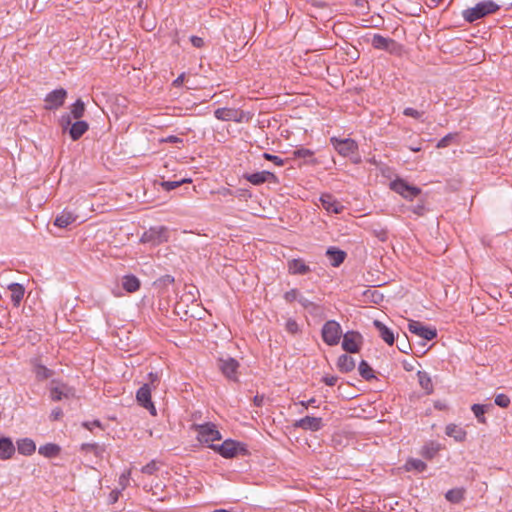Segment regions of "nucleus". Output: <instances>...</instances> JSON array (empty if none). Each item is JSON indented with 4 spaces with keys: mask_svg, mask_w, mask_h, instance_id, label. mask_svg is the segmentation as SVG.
Segmentation results:
<instances>
[{
    "mask_svg": "<svg viewBox=\"0 0 512 512\" xmlns=\"http://www.w3.org/2000/svg\"><path fill=\"white\" fill-rule=\"evenodd\" d=\"M210 449L225 459H234L238 456L250 455L246 443L231 438L224 440L219 445H210Z\"/></svg>",
    "mask_w": 512,
    "mask_h": 512,
    "instance_id": "nucleus-1",
    "label": "nucleus"
},
{
    "mask_svg": "<svg viewBox=\"0 0 512 512\" xmlns=\"http://www.w3.org/2000/svg\"><path fill=\"white\" fill-rule=\"evenodd\" d=\"M499 10L500 5L496 2L493 0H484L478 2L474 7L463 10L462 16L466 22L474 23L477 20L497 13Z\"/></svg>",
    "mask_w": 512,
    "mask_h": 512,
    "instance_id": "nucleus-2",
    "label": "nucleus"
},
{
    "mask_svg": "<svg viewBox=\"0 0 512 512\" xmlns=\"http://www.w3.org/2000/svg\"><path fill=\"white\" fill-rule=\"evenodd\" d=\"M191 429L197 432V441L208 448H210V445H215V441H220L222 439L221 432L213 422H205L201 424L193 423L191 425Z\"/></svg>",
    "mask_w": 512,
    "mask_h": 512,
    "instance_id": "nucleus-3",
    "label": "nucleus"
},
{
    "mask_svg": "<svg viewBox=\"0 0 512 512\" xmlns=\"http://www.w3.org/2000/svg\"><path fill=\"white\" fill-rule=\"evenodd\" d=\"M365 42L370 43L375 50L385 51L390 55L401 56L404 47L395 39L384 37L379 33H374L371 37H366Z\"/></svg>",
    "mask_w": 512,
    "mask_h": 512,
    "instance_id": "nucleus-4",
    "label": "nucleus"
},
{
    "mask_svg": "<svg viewBox=\"0 0 512 512\" xmlns=\"http://www.w3.org/2000/svg\"><path fill=\"white\" fill-rule=\"evenodd\" d=\"M70 115H61L59 118V126L62 133H68L72 141L79 140L88 130L89 124L84 120H76L72 122Z\"/></svg>",
    "mask_w": 512,
    "mask_h": 512,
    "instance_id": "nucleus-5",
    "label": "nucleus"
},
{
    "mask_svg": "<svg viewBox=\"0 0 512 512\" xmlns=\"http://www.w3.org/2000/svg\"><path fill=\"white\" fill-rule=\"evenodd\" d=\"M389 187L395 193L401 195L403 198L412 201L422 195L421 188L411 185L405 179L397 177L391 181Z\"/></svg>",
    "mask_w": 512,
    "mask_h": 512,
    "instance_id": "nucleus-6",
    "label": "nucleus"
},
{
    "mask_svg": "<svg viewBox=\"0 0 512 512\" xmlns=\"http://www.w3.org/2000/svg\"><path fill=\"white\" fill-rule=\"evenodd\" d=\"M169 239V230L166 226H152L146 230L141 238L140 242L143 244H150L152 246L160 245L167 242Z\"/></svg>",
    "mask_w": 512,
    "mask_h": 512,
    "instance_id": "nucleus-7",
    "label": "nucleus"
},
{
    "mask_svg": "<svg viewBox=\"0 0 512 512\" xmlns=\"http://www.w3.org/2000/svg\"><path fill=\"white\" fill-rule=\"evenodd\" d=\"M321 335L327 345L335 346L343 335L341 325L335 320H328L322 327Z\"/></svg>",
    "mask_w": 512,
    "mask_h": 512,
    "instance_id": "nucleus-8",
    "label": "nucleus"
},
{
    "mask_svg": "<svg viewBox=\"0 0 512 512\" xmlns=\"http://www.w3.org/2000/svg\"><path fill=\"white\" fill-rule=\"evenodd\" d=\"M217 367L228 380L239 382L238 369L240 363L238 360L231 356L220 357L217 359Z\"/></svg>",
    "mask_w": 512,
    "mask_h": 512,
    "instance_id": "nucleus-9",
    "label": "nucleus"
},
{
    "mask_svg": "<svg viewBox=\"0 0 512 512\" xmlns=\"http://www.w3.org/2000/svg\"><path fill=\"white\" fill-rule=\"evenodd\" d=\"M342 349L349 354L360 352L363 345V336L358 331H347L343 335Z\"/></svg>",
    "mask_w": 512,
    "mask_h": 512,
    "instance_id": "nucleus-10",
    "label": "nucleus"
},
{
    "mask_svg": "<svg viewBox=\"0 0 512 512\" xmlns=\"http://www.w3.org/2000/svg\"><path fill=\"white\" fill-rule=\"evenodd\" d=\"M68 96V92L64 88H58L49 92L44 98V109L54 111L61 108Z\"/></svg>",
    "mask_w": 512,
    "mask_h": 512,
    "instance_id": "nucleus-11",
    "label": "nucleus"
},
{
    "mask_svg": "<svg viewBox=\"0 0 512 512\" xmlns=\"http://www.w3.org/2000/svg\"><path fill=\"white\" fill-rule=\"evenodd\" d=\"M330 142L333 148L343 157L352 156L358 151V143L352 138L340 139L331 137Z\"/></svg>",
    "mask_w": 512,
    "mask_h": 512,
    "instance_id": "nucleus-12",
    "label": "nucleus"
},
{
    "mask_svg": "<svg viewBox=\"0 0 512 512\" xmlns=\"http://www.w3.org/2000/svg\"><path fill=\"white\" fill-rule=\"evenodd\" d=\"M408 330L423 340L431 341L437 337V330L421 323L420 321L410 320Z\"/></svg>",
    "mask_w": 512,
    "mask_h": 512,
    "instance_id": "nucleus-13",
    "label": "nucleus"
},
{
    "mask_svg": "<svg viewBox=\"0 0 512 512\" xmlns=\"http://www.w3.org/2000/svg\"><path fill=\"white\" fill-rule=\"evenodd\" d=\"M243 178L255 186H260L266 182L274 184L279 183L278 177L273 172L266 170L253 173H244Z\"/></svg>",
    "mask_w": 512,
    "mask_h": 512,
    "instance_id": "nucleus-14",
    "label": "nucleus"
},
{
    "mask_svg": "<svg viewBox=\"0 0 512 512\" xmlns=\"http://www.w3.org/2000/svg\"><path fill=\"white\" fill-rule=\"evenodd\" d=\"M137 403L147 409L151 415H156V408L151 399V387L150 384H143L136 392Z\"/></svg>",
    "mask_w": 512,
    "mask_h": 512,
    "instance_id": "nucleus-15",
    "label": "nucleus"
},
{
    "mask_svg": "<svg viewBox=\"0 0 512 512\" xmlns=\"http://www.w3.org/2000/svg\"><path fill=\"white\" fill-rule=\"evenodd\" d=\"M323 426L322 418L313 416H305L294 423V427L312 432L321 430Z\"/></svg>",
    "mask_w": 512,
    "mask_h": 512,
    "instance_id": "nucleus-16",
    "label": "nucleus"
},
{
    "mask_svg": "<svg viewBox=\"0 0 512 512\" xmlns=\"http://www.w3.org/2000/svg\"><path fill=\"white\" fill-rule=\"evenodd\" d=\"M214 116L216 119L221 121H242V111H239L235 108H218L214 111Z\"/></svg>",
    "mask_w": 512,
    "mask_h": 512,
    "instance_id": "nucleus-17",
    "label": "nucleus"
},
{
    "mask_svg": "<svg viewBox=\"0 0 512 512\" xmlns=\"http://www.w3.org/2000/svg\"><path fill=\"white\" fill-rule=\"evenodd\" d=\"M320 202L326 211L334 214H340L344 209V206L339 201H337L332 194L329 193L322 194L320 197Z\"/></svg>",
    "mask_w": 512,
    "mask_h": 512,
    "instance_id": "nucleus-18",
    "label": "nucleus"
},
{
    "mask_svg": "<svg viewBox=\"0 0 512 512\" xmlns=\"http://www.w3.org/2000/svg\"><path fill=\"white\" fill-rule=\"evenodd\" d=\"M288 272L291 275H306L312 271L302 258H294L287 262Z\"/></svg>",
    "mask_w": 512,
    "mask_h": 512,
    "instance_id": "nucleus-19",
    "label": "nucleus"
},
{
    "mask_svg": "<svg viewBox=\"0 0 512 512\" xmlns=\"http://www.w3.org/2000/svg\"><path fill=\"white\" fill-rule=\"evenodd\" d=\"M325 255L333 267H339L347 257V253L344 250L335 246L328 247Z\"/></svg>",
    "mask_w": 512,
    "mask_h": 512,
    "instance_id": "nucleus-20",
    "label": "nucleus"
},
{
    "mask_svg": "<svg viewBox=\"0 0 512 512\" xmlns=\"http://www.w3.org/2000/svg\"><path fill=\"white\" fill-rule=\"evenodd\" d=\"M15 454V446L10 437L0 436V459L8 460Z\"/></svg>",
    "mask_w": 512,
    "mask_h": 512,
    "instance_id": "nucleus-21",
    "label": "nucleus"
},
{
    "mask_svg": "<svg viewBox=\"0 0 512 512\" xmlns=\"http://www.w3.org/2000/svg\"><path fill=\"white\" fill-rule=\"evenodd\" d=\"M494 406L489 403V404H473L471 406V411L473 412L477 422L479 424H487V418L485 416L486 413L490 412L491 410H493Z\"/></svg>",
    "mask_w": 512,
    "mask_h": 512,
    "instance_id": "nucleus-22",
    "label": "nucleus"
},
{
    "mask_svg": "<svg viewBox=\"0 0 512 512\" xmlns=\"http://www.w3.org/2000/svg\"><path fill=\"white\" fill-rule=\"evenodd\" d=\"M336 367L341 373H349L355 369L356 362L353 357L346 353L338 357Z\"/></svg>",
    "mask_w": 512,
    "mask_h": 512,
    "instance_id": "nucleus-23",
    "label": "nucleus"
},
{
    "mask_svg": "<svg viewBox=\"0 0 512 512\" xmlns=\"http://www.w3.org/2000/svg\"><path fill=\"white\" fill-rule=\"evenodd\" d=\"M445 434L459 443L464 442L467 437V431L454 423H450L446 426Z\"/></svg>",
    "mask_w": 512,
    "mask_h": 512,
    "instance_id": "nucleus-24",
    "label": "nucleus"
},
{
    "mask_svg": "<svg viewBox=\"0 0 512 512\" xmlns=\"http://www.w3.org/2000/svg\"><path fill=\"white\" fill-rule=\"evenodd\" d=\"M78 216L68 210H63L54 220V225L59 228H67L77 220Z\"/></svg>",
    "mask_w": 512,
    "mask_h": 512,
    "instance_id": "nucleus-25",
    "label": "nucleus"
},
{
    "mask_svg": "<svg viewBox=\"0 0 512 512\" xmlns=\"http://www.w3.org/2000/svg\"><path fill=\"white\" fill-rule=\"evenodd\" d=\"M373 325L378 330L380 337L382 338V340L385 343H387L388 345L394 344V342H395L394 333L389 327H387L380 320H374Z\"/></svg>",
    "mask_w": 512,
    "mask_h": 512,
    "instance_id": "nucleus-26",
    "label": "nucleus"
},
{
    "mask_svg": "<svg viewBox=\"0 0 512 512\" xmlns=\"http://www.w3.org/2000/svg\"><path fill=\"white\" fill-rule=\"evenodd\" d=\"M122 287L128 293H135L141 287V281L134 274H127L122 277Z\"/></svg>",
    "mask_w": 512,
    "mask_h": 512,
    "instance_id": "nucleus-27",
    "label": "nucleus"
},
{
    "mask_svg": "<svg viewBox=\"0 0 512 512\" xmlns=\"http://www.w3.org/2000/svg\"><path fill=\"white\" fill-rule=\"evenodd\" d=\"M8 289L11 292V302L15 307H18L24 297V286L20 283H11L8 285Z\"/></svg>",
    "mask_w": 512,
    "mask_h": 512,
    "instance_id": "nucleus-28",
    "label": "nucleus"
},
{
    "mask_svg": "<svg viewBox=\"0 0 512 512\" xmlns=\"http://www.w3.org/2000/svg\"><path fill=\"white\" fill-rule=\"evenodd\" d=\"M85 111L86 105L84 101L79 98L70 106V112L64 113L63 115H70V119L80 120L84 116Z\"/></svg>",
    "mask_w": 512,
    "mask_h": 512,
    "instance_id": "nucleus-29",
    "label": "nucleus"
},
{
    "mask_svg": "<svg viewBox=\"0 0 512 512\" xmlns=\"http://www.w3.org/2000/svg\"><path fill=\"white\" fill-rule=\"evenodd\" d=\"M293 157L295 159H303L304 164H316L317 160L314 158V151L308 149V148H298L293 151Z\"/></svg>",
    "mask_w": 512,
    "mask_h": 512,
    "instance_id": "nucleus-30",
    "label": "nucleus"
},
{
    "mask_svg": "<svg viewBox=\"0 0 512 512\" xmlns=\"http://www.w3.org/2000/svg\"><path fill=\"white\" fill-rule=\"evenodd\" d=\"M18 452L25 456H30L36 451L35 442L30 438H23L17 441Z\"/></svg>",
    "mask_w": 512,
    "mask_h": 512,
    "instance_id": "nucleus-31",
    "label": "nucleus"
},
{
    "mask_svg": "<svg viewBox=\"0 0 512 512\" xmlns=\"http://www.w3.org/2000/svg\"><path fill=\"white\" fill-rule=\"evenodd\" d=\"M441 445L435 441L427 442L421 449V456L427 460H432L440 451Z\"/></svg>",
    "mask_w": 512,
    "mask_h": 512,
    "instance_id": "nucleus-32",
    "label": "nucleus"
},
{
    "mask_svg": "<svg viewBox=\"0 0 512 512\" xmlns=\"http://www.w3.org/2000/svg\"><path fill=\"white\" fill-rule=\"evenodd\" d=\"M39 454L46 458H55L61 452V447L55 443H47L39 447Z\"/></svg>",
    "mask_w": 512,
    "mask_h": 512,
    "instance_id": "nucleus-33",
    "label": "nucleus"
},
{
    "mask_svg": "<svg viewBox=\"0 0 512 512\" xmlns=\"http://www.w3.org/2000/svg\"><path fill=\"white\" fill-rule=\"evenodd\" d=\"M418 382L422 389L425 390L427 395L433 393V384L430 375L426 371L417 372Z\"/></svg>",
    "mask_w": 512,
    "mask_h": 512,
    "instance_id": "nucleus-34",
    "label": "nucleus"
},
{
    "mask_svg": "<svg viewBox=\"0 0 512 512\" xmlns=\"http://www.w3.org/2000/svg\"><path fill=\"white\" fill-rule=\"evenodd\" d=\"M33 372L35 373L36 379L38 381L46 380L54 374L53 370L48 369L46 366L38 362L34 364Z\"/></svg>",
    "mask_w": 512,
    "mask_h": 512,
    "instance_id": "nucleus-35",
    "label": "nucleus"
},
{
    "mask_svg": "<svg viewBox=\"0 0 512 512\" xmlns=\"http://www.w3.org/2000/svg\"><path fill=\"white\" fill-rule=\"evenodd\" d=\"M358 371L360 376L366 381H371L376 378L373 368L365 360L360 361Z\"/></svg>",
    "mask_w": 512,
    "mask_h": 512,
    "instance_id": "nucleus-36",
    "label": "nucleus"
},
{
    "mask_svg": "<svg viewBox=\"0 0 512 512\" xmlns=\"http://www.w3.org/2000/svg\"><path fill=\"white\" fill-rule=\"evenodd\" d=\"M363 297L369 303L380 304L384 300V295L378 290L367 289L363 292Z\"/></svg>",
    "mask_w": 512,
    "mask_h": 512,
    "instance_id": "nucleus-37",
    "label": "nucleus"
},
{
    "mask_svg": "<svg viewBox=\"0 0 512 512\" xmlns=\"http://www.w3.org/2000/svg\"><path fill=\"white\" fill-rule=\"evenodd\" d=\"M407 471L415 470L417 472H424L427 469V464L416 458H409L405 464Z\"/></svg>",
    "mask_w": 512,
    "mask_h": 512,
    "instance_id": "nucleus-38",
    "label": "nucleus"
},
{
    "mask_svg": "<svg viewBox=\"0 0 512 512\" xmlns=\"http://www.w3.org/2000/svg\"><path fill=\"white\" fill-rule=\"evenodd\" d=\"M49 392H50V398L53 401H61V400L65 399L64 393L58 387V380H56V379H53L51 381Z\"/></svg>",
    "mask_w": 512,
    "mask_h": 512,
    "instance_id": "nucleus-39",
    "label": "nucleus"
},
{
    "mask_svg": "<svg viewBox=\"0 0 512 512\" xmlns=\"http://www.w3.org/2000/svg\"><path fill=\"white\" fill-rule=\"evenodd\" d=\"M445 498L451 503H459L464 498V491L462 489H450L446 492Z\"/></svg>",
    "mask_w": 512,
    "mask_h": 512,
    "instance_id": "nucleus-40",
    "label": "nucleus"
},
{
    "mask_svg": "<svg viewBox=\"0 0 512 512\" xmlns=\"http://www.w3.org/2000/svg\"><path fill=\"white\" fill-rule=\"evenodd\" d=\"M190 182H191V179H181L178 181H163L161 183V186L165 191H172V190L180 187L182 184L190 183Z\"/></svg>",
    "mask_w": 512,
    "mask_h": 512,
    "instance_id": "nucleus-41",
    "label": "nucleus"
},
{
    "mask_svg": "<svg viewBox=\"0 0 512 512\" xmlns=\"http://www.w3.org/2000/svg\"><path fill=\"white\" fill-rule=\"evenodd\" d=\"M407 209L417 216H423L427 212L422 198H420L416 204L410 205Z\"/></svg>",
    "mask_w": 512,
    "mask_h": 512,
    "instance_id": "nucleus-42",
    "label": "nucleus"
},
{
    "mask_svg": "<svg viewBox=\"0 0 512 512\" xmlns=\"http://www.w3.org/2000/svg\"><path fill=\"white\" fill-rule=\"evenodd\" d=\"M175 281L174 277L172 275L166 274L161 277H159L155 282L154 285L157 288L164 289L167 286L173 284Z\"/></svg>",
    "mask_w": 512,
    "mask_h": 512,
    "instance_id": "nucleus-43",
    "label": "nucleus"
},
{
    "mask_svg": "<svg viewBox=\"0 0 512 512\" xmlns=\"http://www.w3.org/2000/svg\"><path fill=\"white\" fill-rule=\"evenodd\" d=\"M58 387L64 393L65 399L74 398L76 396L75 388L68 385L67 383H64V382L58 380Z\"/></svg>",
    "mask_w": 512,
    "mask_h": 512,
    "instance_id": "nucleus-44",
    "label": "nucleus"
},
{
    "mask_svg": "<svg viewBox=\"0 0 512 512\" xmlns=\"http://www.w3.org/2000/svg\"><path fill=\"white\" fill-rule=\"evenodd\" d=\"M301 292L297 288H293L284 293L283 298L287 303L298 302Z\"/></svg>",
    "mask_w": 512,
    "mask_h": 512,
    "instance_id": "nucleus-45",
    "label": "nucleus"
},
{
    "mask_svg": "<svg viewBox=\"0 0 512 512\" xmlns=\"http://www.w3.org/2000/svg\"><path fill=\"white\" fill-rule=\"evenodd\" d=\"M494 402H495V405L499 406L500 408H508L511 403L508 395H506L504 393L497 394L495 396Z\"/></svg>",
    "mask_w": 512,
    "mask_h": 512,
    "instance_id": "nucleus-46",
    "label": "nucleus"
},
{
    "mask_svg": "<svg viewBox=\"0 0 512 512\" xmlns=\"http://www.w3.org/2000/svg\"><path fill=\"white\" fill-rule=\"evenodd\" d=\"M285 329L288 333L293 334V335L300 332V327H299L298 323L296 322V320L293 318H289L286 321Z\"/></svg>",
    "mask_w": 512,
    "mask_h": 512,
    "instance_id": "nucleus-47",
    "label": "nucleus"
},
{
    "mask_svg": "<svg viewBox=\"0 0 512 512\" xmlns=\"http://www.w3.org/2000/svg\"><path fill=\"white\" fill-rule=\"evenodd\" d=\"M457 137V133H448L437 143V148H445Z\"/></svg>",
    "mask_w": 512,
    "mask_h": 512,
    "instance_id": "nucleus-48",
    "label": "nucleus"
},
{
    "mask_svg": "<svg viewBox=\"0 0 512 512\" xmlns=\"http://www.w3.org/2000/svg\"><path fill=\"white\" fill-rule=\"evenodd\" d=\"M262 156L265 160L273 162L277 166H283L286 162V160L280 158L279 156L270 154L268 152H264Z\"/></svg>",
    "mask_w": 512,
    "mask_h": 512,
    "instance_id": "nucleus-49",
    "label": "nucleus"
},
{
    "mask_svg": "<svg viewBox=\"0 0 512 512\" xmlns=\"http://www.w3.org/2000/svg\"><path fill=\"white\" fill-rule=\"evenodd\" d=\"M157 470V463L155 460H152L142 467L141 472L147 475H153Z\"/></svg>",
    "mask_w": 512,
    "mask_h": 512,
    "instance_id": "nucleus-50",
    "label": "nucleus"
},
{
    "mask_svg": "<svg viewBox=\"0 0 512 512\" xmlns=\"http://www.w3.org/2000/svg\"><path fill=\"white\" fill-rule=\"evenodd\" d=\"M312 316H320L323 313V308L317 303L312 301L306 309Z\"/></svg>",
    "mask_w": 512,
    "mask_h": 512,
    "instance_id": "nucleus-51",
    "label": "nucleus"
},
{
    "mask_svg": "<svg viewBox=\"0 0 512 512\" xmlns=\"http://www.w3.org/2000/svg\"><path fill=\"white\" fill-rule=\"evenodd\" d=\"M403 114L405 116L412 117L414 119H419V118H421L423 113L419 112L418 110H416L412 107H407L404 109Z\"/></svg>",
    "mask_w": 512,
    "mask_h": 512,
    "instance_id": "nucleus-52",
    "label": "nucleus"
},
{
    "mask_svg": "<svg viewBox=\"0 0 512 512\" xmlns=\"http://www.w3.org/2000/svg\"><path fill=\"white\" fill-rule=\"evenodd\" d=\"M397 347L403 353H408V349H410V344L407 342V336L405 335L402 340L397 338Z\"/></svg>",
    "mask_w": 512,
    "mask_h": 512,
    "instance_id": "nucleus-53",
    "label": "nucleus"
},
{
    "mask_svg": "<svg viewBox=\"0 0 512 512\" xmlns=\"http://www.w3.org/2000/svg\"><path fill=\"white\" fill-rule=\"evenodd\" d=\"M345 54L352 61H357L359 59V57H360V53H359V51L355 47L347 48L345 50Z\"/></svg>",
    "mask_w": 512,
    "mask_h": 512,
    "instance_id": "nucleus-54",
    "label": "nucleus"
},
{
    "mask_svg": "<svg viewBox=\"0 0 512 512\" xmlns=\"http://www.w3.org/2000/svg\"><path fill=\"white\" fill-rule=\"evenodd\" d=\"M148 379H149V383L148 384H150V387L151 386L155 387L156 384H158L159 381H160V376H159L158 372H150L148 374Z\"/></svg>",
    "mask_w": 512,
    "mask_h": 512,
    "instance_id": "nucleus-55",
    "label": "nucleus"
},
{
    "mask_svg": "<svg viewBox=\"0 0 512 512\" xmlns=\"http://www.w3.org/2000/svg\"><path fill=\"white\" fill-rule=\"evenodd\" d=\"M63 416V411L61 408L59 407H56L54 408L52 411H51V414H50V419L52 421H57V420H60Z\"/></svg>",
    "mask_w": 512,
    "mask_h": 512,
    "instance_id": "nucleus-56",
    "label": "nucleus"
},
{
    "mask_svg": "<svg viewBox=\"0 0 512 512\" xmlns=\"http://www.w3.org/2000/svg\"><path fill=\"white\" fill-rule=\"evenodd\" d=\"M190 41L192 45L196 48H202L204 46V40L201 37L193 35L190 37Z\"/></svg>",
    "mask_w": 512,
    "mask_h": 512,
    "instance_id": "nucleus-57",
    "label": "nucleus"
},
{
    "mask_svg": "<svg viewBox=\"0 0 512 512\" xmlns=\"http://www.w3.org/2000/svg\"><path fill=\"white\" fill-rule=\"evenodd\" d=\"M83 427L86 429L92 431L93 427H99L102 428V424L99 420H93V421H86L83 423Z\"/></svg>",
    "mask_w": 512,
    "mask_h": 512,
    "instance_id": "nucleus-58",
    "label": "nucleus"
},
{
    "mask_svg": "<svg viewBox=\"0 0 512 512\" xmlns=\"http://www.w3.org/2000/svg\"><path fill=\"white\" fill-rule=\"evenodd\" d=\"M95 449H97V443H83L80 447L83 452H93Z\"/></svg>",
    "mask_w": 512,
    "mask_h": 512,
    "instance_id": "nucleus-59",
    "label": "nucleus"
},
{
    "mask_svg": "<svg viewBox=\"0 0 512 512\" xmlns=\"http://www.w3.org/2000/svg\"><path fill=\"white\" fill-rule=\"evenodd\" d=\"M162 142L173 143V144L174 143H183V139L178 136H175V135H169L166 138H163Z\"/></svg>",
    "mask_w": 512,
    "mask_h": 512,
    "instance_id": "nucleus-60",
    "label": "nucleus"
},
{
    "mask_svg": "<svg viewBox=\"0 0 512 512\" xmlns=\"http://www.w3.org/2000/svg\"><path fill=\"white\" fill-rule=\"evenodd\" d=\"M105 452L106 446L104 444L100 445L97 443V449L93 450L94 455L98 458H103Z\"/></svg>",
    "mask_w": 512,
    "mask_h": 512,
    "instance_id": "nucleus-61",
    "label": "nucleus"
},
{
    "mask_svg": "<svg viewBox=\"0 0 512 512\" xmlns=\"http://www.w3.org/2000/svg\"><path fill=\"white\" fill-rule=\"evenodd\" d=\"M338 380V377L337 376H324L322 378V381L327 385V386H334L336 384Z\"/></svg>",
    "mask_w": 512,
    "mask_h": 512,
    "instance_id": "nucleus-62",
    "label": "nucleus"
},
{
    "mask_svg": "<svg viewBox=\"0 0 512 512\" xmlns=\"http://www.w3.org/2000/svg\"><path fill=\"white\" fill-rule=\"evenodd\" d=\"M306 2L317 8H326L328 6L323 0H306Z\"/></svg>",
    "mask_w": 512,
    "mask_h": 512,
    "instance_id": "nucleus-63",
    "label": "nucleus"
},
{
    "mask_svg": "<svg viewBox=\"0 0 512 512\" xmlns=\"http://www.w3.org/2000/svg\"><path fill=\"white\" fill-rule=\"evenodd\" d=\"M119 495H120V491H118V490L111 491L109 494V503L110 504L116 503L119 499Z\"/></svg>",
    "mask_w": 512,
    "mask_h": 512,
    "instance_id": "nucleus-64",
    "label": "nucleus"
}]
</instances>
